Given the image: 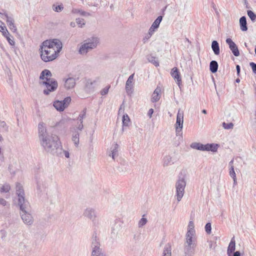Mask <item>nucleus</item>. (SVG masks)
I'll use <instances>...</instances> for the list:
<instances>
[{
	"label": "nucleus",
	"mask_w": 256,
	"mask_h": 256,
	"mask_svg": "<svg viewBox=\"0 0 256 256\" xmlns=\"http://www.w3.org/2000/svg\"><path fill=\"white\" fill-rule=\"evenodd\" d=\"M92 256H106L105 254H104V252H102L100 254H98L95 255H92Z\"/></svg>",
	"instance_id": "obj_56"
},
{
	"label": "nucleus",
	"mask_w": 256,
	"mask_h": 256,
	"mask_svg": "<svg viewBox=\"0 0 256 256\" xmlns=\"http://www.w3.org/2000/svg\"><path fill=\"white\" fill-rule=\"evenodd\" d=\"M218 68V64L215 60H212L210 64V70L212 73H215L217 72Z\"/></svg>",
	"instance_id": "obj_28"
},
{
	"label": "nucleus",
	"mask_w": 256,
	"mask_h": 256,
	"mask_svg": "<svg viewBox=\"0 0 256 256\" xmlns=\"http://www.w3.org/2000/svg\"><path fill=\"white\" fill-rule=\"evenodd\" d=\"M240 30L242 31H246L248 30V27L246 26V20L245 16H242L240 19Z\"/></svg>",
	"instance_id": "obj_24"
},
{
	"label": "nucleus",
	"mask_w": 256,
	"mask_h": 256,
	"mask_svg": "<svg viewBox=\"0 0 256 256\" xmlns=\"http://www.w3.org/2000/svg\"><path fill=\"white\" fill-rule=\"evenodd\" d=\"M240 256V252H238V251H236V252H234V256Z\"/></svg>",
	"instance_id": "obj_57"
},
{
	"label": "nucleus",
	"mask_w": 256,
	"mask_h": 256,
	"mask_svg": "<svg viewBox=\"0 0 256 256\" xmlns=\"http://www.w3.org/2000/svg\"><path fill=\"white\" fill-rule=\"evenodd\" d=\"M153 113H154V110L152 108H150L148 113V115L150 118H152V114Z\"/></svg>",
	"instance_id": "obj_53"
},
{
	"label": "nucleus",
	"mask_w": 256,
	"mask_h": 256,
	"mask_svg": "<svg viewBox=\"0 0 256 256\" xmlns=\"http://www.w3.org/2000/svg\"><path fill=\"white\" fill-rule=\"evenodd\" d=\"M183 122L184 113L178 110L176 116V121L175 124L176 135L178 136L181 132L183 128Z\"/></svg>",
	"instance_id": "obj_10"
},
{
	"label": "nucleus",
	"mask_w": 256,
	"mask_h": 256,
	"mask_svg": "<svg viewBox=\"0 0 256 256\" xmlns=\"http://www.w3.org/2000/svg\"><path fill=\"white\" fill-rule=\"evenodd\" d=\"M5 28H6V27L4 23L0 20V32H2V30H4Z\"/></svg>",
	"instance_id": "obj_51"
},
{
	"label": "nucleus",
	"mask_w": 256,
	"mask_h": 256,
	"mask_svg": "<svg viewBox=\"0 0 256 256\" xmlns=\"http://www.w3.org/2000/svg\"><path fill=\"white\" fill-rule=\"evenodd\" d=\"M24 248H25L26 250V251H28V252H30L32 250V248H30V244H28L26 245H25Z\"/></svg>",
	"instance_id": "obj_52"
},
{
	"label": "nucleus",
	"mask_w": 256,
	"mask_h": 256,
	"mask_svg": "<svg viewBox=\"0 0 256 256\" xmlns=\"http://www.w3.org/2000/svg\"><path fill=\"white\" fill-rule=\"evenodd\" d=\"M202 113H204V114H206V110H202Z\"/></svg>",
	"instance_id": "obj_63"
},
{
	"label": "nucleus",
	"mask_w": 256,
	"mask_h": 256,
	"mask_svg": "<svg viewBox=\"0 0 256 256\" xmlns=\"http://www.w3.org/2000/svg\"><path fill=\"white\" fill-rule=\"evenodd\" d=\"M226 43L228 45L230 49L236 56H240V52L236 44L230 38L226 40Z\"/></svg>",
	"instance_id": "obj_14"
},
{
	"label": "nucleus",
	"mask_w": 256,
	"mask_h": 256,
	"mask_svg": "<svg viewBox=\"0 0 256 256\" xmlns=\"http://www.w3.org/2000/svg\"><path fill=\"white\" fill-rule=\"evenodd\" d=\"M118 145L117 144H114L110 148V152L109 154L113 160H114L118 156Z\"/></svg>",
	"instance_id": "obj_21"
},
{
	"label": "nucleus",
	"mask_w": 256,
	"mask_h": 256,
	"mask_svg": "<svg viewBox=\"0 0 256 256\" xmlns=\"http://www.w3.org/2000/svg\"><path fill=\"white\" fill-rule=\"evenodd\" d=\"M170 74L176 80L178 86H180V85L182 82V79L178 68L174 67L173 68H172L170 72Z\"/></svg>",
	"instance_id": "obj_16"
},
{
	"label": "nucleus",
	"mask_w": 256,
	"mask_h": 256,
	"mask_svg": "<svg viewBox=\"0 0 256 256\" xmlns=\"http://www.w3.org/2000/svg\"><path fill=\"white\" fill-rule=\"evenodd\" d=\"M222 126L226 130L232 129L234 127V124L232 122L226 123L224 122L222 123Z\"/></svg>",
	"instance_id": "obj_42"
},
{
	"label": "nucleus",
	"mask_w": 256,
	"mask_h": 256,
	"mask_svg": "<svg viewBox=\"0 0 256 256\" xmlns=\"http://www.w3.org/2000/svg\"><path fill=\"white\" fill-rule=\"evenodd\" d=\"M9 44L12 46H14L15 44V42L14 41V40L13 39H12L10 38V36H7L6 38Z\"/></svg>",
	"instance_id": "obj_45"
},
{
	"label": "nucleus",
	"mask_w": 256,
	"mask_h": 256,
	"mask_svg": "<svg viewBox=\"0 0 256 256\" xmlns=\"http://www.w3.org/2000/svg\"><path fill=\"white\" fill-rule=\"evenodd\" d=\"M233 180H234V185H236L237 184L236 176L234 177V178H233Z\"/></svg>",
	"instance_id": "obj_60"
},
{
	"label": "nucleus",
	"mask_w": 256,
	"mask_h": 256,
	"mask_svg": "<svg viewBox=\"0 0 256 256\" xmlns=\"http://www.w3.org/2000/svg\"><path fill=\"white\" fill-rule=\"evenodd\" d=\"M161 89L157 87L154 90L152 97V102H158L160 98Z\"/></svg>",
	"instance_id": "obj_20"
},
{
	"label": "nucleus",
	"mask_w": 256,
	"mask_h": 256,
	"mask_svg": "<svg viewBox=\"0 0 256 256\" xmlns=\"http://www.w3.org/2000/svg\"><path fill=\"white\" fill-rule=\"evenodd\" d=\"M4 16L9 28L12 32H17V28L14 24V20L12 16H8L7 13H4Z\"/></svg>",
	"instance_id": "obj_12"
},
{
	"label": "nucleus",
	"mask_w": 256,
	"mask_h": 256,
	"mask_svg": "<svg viewBox=\"0 0 256 256\" xmlns=\"http://www.w3.org/2000/svg\"><path fill=\"white\" fill-rule=\"evenodd\" d=\"M38 129L40 139L42 138V137H44L48 134L46 133L45 124L43 122H40L38 124Z\"/></svg>",
	"instance_id": "obj_18"
},
{
	"label": "nucleus",
	"mask_w": 256,
	"mask_h": 256,
	"mask_svg": "<svg viewBox=\"0 0 256 256\" xmlns=\"http://www.w3.org/2000/svg\"><path fill=\"white\" fill-rule=\"evenodd\" d=\"M8 204V202L3 198H0V204L2 206H6Z\"/></svg>",
	"instance_id": "obj_50"
},
{
	"label": "nucleus",
	"mask_w": 256,
	"mask_h": 256,
	"mask_svg": "<svg viewBox=\"0 0 256 256\" xmlns=\"http://www.w3.org/2000/svg\"><path fill=\"white\" fill-rule=\"evenodd\" d=\"M237 74H238L240 72V66L238 65H237L236 66Z\"/></svg>",
	"instance_id": "obj_55"
},
{
	"label": "nucleus",
	"mask_w": 256,
	"mask_h": 256,
	"mask_svg": "<svg viewBox=\"0 0 256 256\" xmlns=\"http://www.w3.org/2000/svg\"><path fill=\"white\" fill-rule=\"evenodd\" d=\"M64 156L66 158H68L70 157V154H69V152L68 151L64 150Z\"/></svg>",
	"instance_id": "obj_54"
},
{
	"label": "nucleus",
	"mask_w": 256,
	"mask_h": 256,
	"mask_svg": "<svg viewBox=\"0 0 256 256\" xmlns=\"http://www.w3.org/2000/svg\"><path fill=\"white\" fill-rule=\"evenodd\" d=\"M84 216L92 221L94 224L96 222V213L95 210L92 208H86L83 214Z\"/></svg>",
	"instance_id": "obj_11"
},
{
	"label": "nucleus",
	"mask_w": 256,
	"mask_h": 256,
	"mask_svg": "<svg viewBox=\"0 0 256 256\" xmlns=\"http://www.w3.org/2000/svg\"><path fill=\"white\" fill-rule=\"evenodd\" d=\"M172 256V248L170 244H167L164 248L162 256Z\"/></svg>",
	"instance_id": "obj_26"
},
{
	"label": "nucleus",
	"mask_w": 256,
	"mask_h": 256,
	"mask_svg": "<svg viewBox=\"0 0 256 256\" xmlns=\"http://www.w3.org/2000/svg\"><path fill=\"white\" fill-rule=\"evenodd\" d=\"M52 8L53 10H54L56 12H62L64 9V6L62 4H60L58 6L54 4L52 6Z\"/></svg>",
	"instance_id": "obj_37"
},
{
	"label": "nucleus",
	"mask_w": 256,
	"mask_h": 256,
	"mask_svg": "<svg viewBox=\"0 0 256 256\" xmlns=\"http://www.w3.org/2000/svg\"><path fill=\"white\" fill-rule=\"evenodd\" d=\"M151 36H150L148 34H147L142 39V41H143L144 43H146V42H147L148 40L150 38Z\"/></svg>",
	"instance_id": "obj_49"
},
{
	"label": "nucleus",
	"mask_w": 256,
	"mask_h": 256,
	"mask_svg": "<svg viewBox=\"0 0 256 256\" xmlns=\"http://www.w3.org/2000/svg\"><path fill=\"white\" fill-rule=\"evenodd\" d=\"M71 101L70 97L65 98L63 100H56L54 102V106L56 109L60 112L63 111L68 106Z\"/></svg>",
	"instance_id": "obj_8"
},
{
	"label": "nucleus",
	"mask_w": 256,
	"mask_h": 256,
	"mask_svg": "<svg viewBox=\"0 0 256 256\" xmlns=\"http://www.w3.org/2000/svg\"><path fill=\"white\" fill-rule=\"evenodd\" d=\"M247 14L252 22H254L256 20V14L253 12L248 10Z\"/></svg>",
	"instance_id": "obj_38"
},
{
	"label": "nucleus",
	"mask_w": 256,
	"mask_h": 256,
	"mask_svg": "<svg viewBox=\"0 0 256 256\" xmlns=\"http://www.w3.org/2000/svg\"><path fill=\"white\" fill-rule=\"evenodd\" d=\"M62 48V42L58 39L44 40L40 46V54L42 60L44 62H49L56 59Z\"/></svg>",
	"instance_id": "obj_1"
},
{
	"label": "nucleus",
	"mask_w": 256,
	"mask_h": 256,
	"mask_svg": "<svg viewBox=\"0 0 256 256\" xmlns=\"http://www.w3.org/2000/svg\"><path fill=\"white\" fill-rule=\"evenodd\" d=\"M72 12L73 14H79L80 16H88L90 14L82 10L78 9V8H74L72 10Z\"/></svg>",
	"instance_id": "obj_33"
},
{
	"label": "nucleus",
	"mask_w": 256,
	"mask_h": 256,
	"mask_svg": "<svg viewBox=\"0 0 256 256\" xmlns=\"http://www.w3.org/2000/svg\"><path fill=\"white\" fill-rule=\"evenodd\" d=\"M218 145L216 144H208V151L216 152L218 150Z\"/></svg>",
	"instance_id": "obj_34"
},
{
	"label": "nucleus",
	"mask_w": 256,
	"mask_h": 256,
	"mask_svg": "<svg viewBox=\"0 0 256 256\" xmlns=\"http://www.w3.org/2000/svg\"><path fill=\"white\" fill-rule=\"evenodd\" d=\"M234 160H232L229 162V166H230V172L229 174L230 176L232 178H234V177L236 176V174L234 170V166H233Z\"/></svg>",
	"instance_id": "obj_30"
},
{
	"label": "nucleus",
	"mask_w": 256,
	"mask_h": 256,
	"mask_svg": "<svg viewBox=\"0 0 256 256\" xmlns=\"http://www.w3.org/2000/svg\"><path fill=\"white\" fill-rule=\"evenodd\" d=\"M2 35L6 38L7 36H10V32H8V30L6 28L4 29V30H2Z\"/></svg>",
	"instance_id": "obj_48"
},
{
	"label": "nucleus",
	"mask_w": 256,
	"mask_h": 256,
	"mask_svg": "<svg viewBox=\"0 0 256 256\" xmlns=\"http://www.w3.org/2000/svg\"><path fill=\"white\" fill-rule=\"evenodd\" d=\"M235 241L234 240V238H233L232 239L228 248V255H230L234 252V250H235Z\"/></svg>",
	"instance_id": "obj_27"
},
{
	"label": "nucleus",
	"mask_w": 256,
	"mask_h": 256,
	"mask_svg": "<svg viewBox=\"0 0 256 256\" xmlns=\"http://www.w3.org/2000/svg\"><path fill=\"white\" fill-rule=\"evenodd\" d=\"M110 88V86H106L105 88H104L103 89H102L101 90L100 94L102 96L106 94L108 92V90H109Z\"/></svg>",
	"instance_id": "obj_43"
},
{
	"label": "nucleus",
	"mask_w": 256,
	"mask_h": 256,
	"mask_svg": "<svg viewBox=\"0 0 256 256\" xmlns=\"http://www.w3.org/2000/svg\"><path fill=\"white\" fill-rule=\"evenodd\" d=\"M196 245H188L184 244V252L186 256H190L194 252Z\"/></svg>",
	"instance_id": "obj_22"
},
{
	"label": "nucleus",
	"mask_w": 256,
	"mask_h": 256,
	"mask_svg": "<svg viewBox=\"0 0 256 256\" xmlns=\"http://www.w3.org/2000/svg\"><path fill=\"white\" fill-rule=\"evenodd\" d=\"M205 230L206 232L208 234H210L211 233V224L210 222L207 223L205 226Z\"/></svg>",
	"instance_id": "obj_44"
},
{
	"label": "nucleus",
	"mask_w": 256,
	"mask_h": 256,
	"mask_svg": "<svg viewBox=\"0 0 256 256\" xmlns=\"http://www.w3.org/2000/svg\"><path fill=\"white\" fill-rule=\"evenodd\" d=\"M194 223L192 221H190L188 223V231L186 234H194L195 230L194 229Z\"/></svg>",
	"instance_id": "obj_32"
},
{
	"label": "nucleus",
	"mask_w": 256,
	"mask_h": 256,
	"mask_svg": "<svg viewBox=\"0 0 256 256\" xmlns=\"http://www.w3.org/2000/svg\"><path fill=\"white\" fill-rule=\"evenodd\" d=\"M51 76V72L48 70H44L41 72L40 77L42 80L41 82L46 87V88L44 90V93L46 95L56 90L58 88L57 82Z\"/></svg>",
	"instance_id": "obj_4"
},
{
	"label": "nucleus",
	"mask_w": 256,
	"mask_h": 256,
	"mask_svg": "<svg viewBox=\"0 0 256 256\" xmlns=\"http://www.w3.org/2000/svg\"><path fill=\"white\" fill-rule=\"evenodd\" d=\"M130 122V118L128 114H124L122 116V124L124 126H128Z\"/></svg>",
	"instance_id": "obj_39"
},
{
	"label": "nucleus",
	"mask_w": 256,
	"mask_h": 256,
	"mask_svg": "<svg viewBox=\"0 0 256 256\" xmlns=\"http://www.w3.org/2000/svg\"><path fill=\"white\" fill-rule=\"evenodd\" d=\"M4 13H2L1 12H0V14L2 15V18H3V19H5V17L4 16Z\"/></svg>",
	"instance_id": "obj_62"
},
{
	"label": "nucleus",
	"mask_w": 256,
	"mask_h": 256,
	"mask_svg": "<svg viewBox=\"0 0 256 256\" xmlns=\"http://www.w3.org/2000/svg\"><path fill=\"white\" fill-rule=\"evenodd\" d=\"M124 108H122V105L120 108V110H119V112H122V111H124Z\"/></svg>",
	"instance_id": "obj_61"
},
{
	"label": "nucleus",
	"mask_w": 256,
	"mask_h": 256,
	"mask_svg": "<svg viewBox=\"0 0 256 256\" xmlns=\"http://www.w3.org/2000/svg\"><path fill=\"white\" fill-rule=\"evenodd\" d=\"M10 190V186L9 184H6L2 186L0 188V192L1 193L2 192H8Z\"/></svg>",
	"instance_id": "obj_36"
},
{
	"label": "nucleus",
	"mask_w": 256,
	"mask_h": 256,
	"mask_svg": "<svg viewBox=\"0 0 256 256\" xmlns=\"http://www.w3.org/2000/svg\"><path fill=\"white\" fill-rule=\"evenodd\" d=\"M148 222V220L144 216L139 220L138 223V226L139 228H142Z\"/></svg>",
	"instance_id": "obj_41"
},
{
	"label": "nucleus",
	"mask_w": 256,
	"mask_h": 256,
	"mask_svg": "<svg viewBox=\"0 0 256 256\" xmlns=\"http://www.w3.org/2000/svg\"><path fill=\"white\" fill-rule=\"evenodd\" d=\"M64 123V120H60V122H58L56 124V126H58V125H60V124H62Z\"/></svg>",
	"instance_id": "obj_59"
},
{
	"label": "nucleus",
	"mask_w": 256,
	"mask_h": 256,
	"mask_svg": "<svg viewBox=\"0 0 256 256\" xmlns=\"http://www.w3.org/2000/svg\"><path fill=\"white\" fill-rule=\"evenodd\" d=\"M70 26L72 28H74L76 26V23L74 22H72L70 23Z\"/></svg>",
	"instance_id": "obj_58"
},
{
	"label": "nucleus",
	"mask_w": 256,
	"mask_h": 256,
	"mask_svg": "<svg viewBox=\"0 0 256 256\" xmlns=\"http://www.w3.org/2000/svg\"><path fill=\"white\" fill-rule=\"evenodd\" d=\"M92 255H95L98 254L103 252L102 249L100 248V244L99 240L97 236L94 235L92 238Z\"/></svg>",
	"instance_id": "obj_7"
},
{
	"label": "nucleus",
	"mask_w": 256,
	"mask_h": 256,
	"mask_svg": "<svg viewBox=\"0 0 256 256\" xmlns=\"http://www.w3.org/2000/svg\"><path fill=\"white\" fill-rule=\"evenodd\" d=\"M100 44V38L96 36H92L85 40L81 44L78 49V52L82 56L86 55L88 52L96 48Z\"/></svg>",
	"instance_id": "obj_5"
},
{
	"label": "nucleus",
	"mask_w": 256,
	"mask_h": 256,
	"mask_svg": "<svg viewBox=\"0 0 256 256\" xmlns=\"http://www.w3.org/2000/svg\"><path fill=\"white\" fill-rule=\"evenodd\" d=\"M41 146L48 152L53 154L57 153L58 148L62 150L60 142L58 136L55 134H48L40 139Z\"/></svg>",
	"instance_id": "obj_3"
},
{
	"label": "nucleus",
	"mask_w": 256,
	"mask_h": 256,
	"mask_svg": "<svg viewBox=\"0 0 256 256\" xmlns=\"http://www.w3.org/2000/svg\"><path fill=\"white\" fill-rule=\"evenodd\" d=\"M163 166H168L174 164V162L170 156H166L163 159Z\"/></svg>",
	"instance_id": "obj_23"
},
{
	"label": "nucleus",
	"mask_w": 256,
	"mask_h": 256,
	"mask_svg": "<svg viewBox=\"0 0 256 256\" xmlns=\"http://www.w3.org/2000/svg\"><path fill=\"white\" fill-rule=\"evenodd\" d=\"M190 147L192 148L200 150L208 151V144H203L199 142H192L190 144Z\"/></svg>",
	"instance_id": "obj_17"
},
{
	"label": "nucleus",
	"mask_w": 256,
	"mask_h": 256,
	"mask_svg": "<svg viewBox=\"0 0 256 256\" xmlns=\"http://www.w3.org/2000/svg\"><path fill=\"white\" fill-rule=\"evenodd\" d=\"M250 65L252 68V72L254 74H256V64H255L253 62H250Z\"/></svg>",
	"instance_id": "obj_46"
},
{
	"label": "nucleus",
	"mask_w": 256,
	"mask_h": 256,
	"mask_svg": "<svg viewBox=\"0 0 256 256\" xmlns=\"http://www.w3.org/2000/svg\"><path fill=\"white\" fill-rule=\"evenodd\" d=\"M194 234H186V242H185V244L188 245H196L194 242H193V236Z\"/></svg>",
	"instance_id": "obj_31"
},
{
	"label": "nucleus",
	"mask_w": 256,
	"mask_h": 256,
	"mask_svg": "<svg viewBox=\"0 0 256 256\" xmlns=\"http://www.w3.org/2000/svg\"><path fill=\"white\" fill-rule=\"evenodd\" d=\"M64 86L66 90L73 88L76 85V80L73 77L64 78Z\"/></svg>",
	"instance_id": "obj_15"
},
{
	"label": "nucleus",
	"mask_w": 256,
	"mask_h": 256,
	"mask_svg": "<svg viewBox=\"0 0 256 256\" xmlns=\"http://www.w3.org/2000/svg\"><path fill=\"white\" fill-rule=\"evenodd\" d=\"M70 132L72 135V140L74 146L78 147L80 142V134L81 131L78 128V126H72L70 128Z\"/></svg>",
	"instance_id": "obj_9"
},
{
	"label": "nucleus",
	"mask_w": 256,
	"mask_h": 256,
	"mask_svg": "<svg viewBox=\"0 0 256 256\" xmlns=\"http://www.w3.org/2000/svg\"><path fill=\"white\" fill-rule=\"evenodd\" d=\"M134 74H131L126 82V91L128 94H130L132 92L134 84Z\"/></svg>",
	"instance_id": "obj_13"
},
{
	"label": "nucleus",
	"mask_w": 256,
	"mask_h": 256,
	"mask_svg": "<svg viewBox=\"0 0 256 256\" xmlns=\"http://www.w3.org/2000/svg\"><path fill=\"white\" fill-rule=\"evenodd\" d=\"M76 20L80 28H82L86 24L85 21L83 18H76Z\"/></svg>",
	"instance_id": "obj_40"
},
{
	"label": "nucleus",
	"mask_w": 256,
	"mask_h": 256,
	"mask_svg": "<svg viewBox=\"0 0 256 256\" xmlns=\"http://www.w3.org/2000/svg\"><path fill=\"white\" fill-rule=\"evenodd\" d=\"M16 194L17 196V204L20 210V216L23 222L28 225L32 224L34 220L31 214L30 206L29 202L25 198V193L22 186L20 183H16Z\"/></svg>",
	"instance_id": "obj_2"
},
{
	"label": "nucleus",
	"mask_w": 256,
	"mask_h": 256,
	"mask_svg": "<svg viewBox=\"0 0 256 256\" xmlns=\"http://www.w3.org/2000/svg\"><path fill=\"white\" fill-rule=\"evenodd\" d=\"M186 180L184 176H180L175 184L176 197L178 202H180L184 194L186 186Z\"/></svg>",
	"instance_id": "obj_6"
},
{
	"label": "nucleus",
	"mask_w": 256,
	"mask_h": 256,
	"mask_svg": "<svg viewBox=\"0 0 256 256\" xmlns=\"http://www.w3.org/2000/svg\"><path fill=\"white\" fill-rule=\"evenodd\" d=\"M147 59L149 62L152 64L156 66H159V62L156 56L150 54L148 56Z\"/></svg>",
	"instance_id": "obj_29"
},
{
	"label": "nucleus",
	"mask_w": 256,
	"mask_h": 256,
	"mask_svg": "<svg viewBox=\"0 0 256 256\" xmlns=\"http://www.w3.org/2000/svg\"><path fill=\"white\" fill-rule=\"evenodd\" d=\"M157 29L156 28H153L152 26H151L150 27V28H149L148 30V34H150V36H152V35L154 34V32Z\"/></svg>",
	"instance_id": "obj_47"
},
{
	"label": "nucleus",
	"mask_w": 256,
	"mask_h": 256,
	"mask_svg": "<svg viewBox=\"0 0 256 256\" xmlns=\"http://www.w3.org/2000/svg\"><path fill=\"white\" fill-rule=\"evenodd\" d=\"M240 82V79L237 78V79L236 80V82Z\"/></svg>",
	"instance_id": "obj_64"
},
{
	"label": "nucleus",
	"mask_w": 256,
	"mask_h": 256,
	"mask_svg": "<svg viewBox=\"0 0 256 256\" xmlns=\"http://www.w3.org/2000/svg\"><path fill=\"white\" fill-rule=\"evenodd\" d=\"M212 48L216 55H218L220 53L218 43L216 40L212 41Z\"/></svg>",
	"instance_id": "obj_25"
},
{
	"label": "nucleus",
	"mask_w": 256,
	"mask_h": 256,
	"mask_svg": "<svg viewBox=\"0 0 256 256\" xmlns=\"http://www.w3.org/2000/svg\"><path fill=\"white\" fill-rule=\"evenodd\" d=\"M162 16H158L156 18V20H155L154 22L152 23V26L153 28L158 29V27H159V26H160V22L162 20Z\"/></svg>",
	"instance_id": "obj_35"
},
{
	"label": "nucleus",
	"mask_w": 256,
	"mask_h": 256,
	"mask_svg": "<svg viewBox=\"0 0 256 256\" xmlns=\"http://www.w3.org/2000/svg\"><path fill=\"white\" fill-rule=\"evenodd\" d=\"M86 110H84L78 116V122L76 126H78V128L80 131H82L84 128L83 126V119L86 117Z\"/></svg>",
	"instance_id": "obj_19"
}]
</instances>
